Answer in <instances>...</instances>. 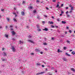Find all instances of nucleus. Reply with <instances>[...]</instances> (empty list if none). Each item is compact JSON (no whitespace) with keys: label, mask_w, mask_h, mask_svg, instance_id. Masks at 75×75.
<instances>
[{"label":"nucleus","mask_w":75,"mask_h":75,"mask_svg":"<svg viewBox=\"0 0 75 75\" xmlns=\"http://www.w3.org/2000/svg\"><path fill=\"white\" fill-rule=\"evenodd\" d=\"M52 38V40H54V38Z\"/></svg>","instance_id":"obj_59"},{"label":"nucleus","mask_w":75,"mask_h":75,"mask_svg":"<svg viewBox=\"0 0 75 75\" xmlns=\"http://www.w3.org/2000/svg\"><path fill=\"white\" fill-rule=\"evenodd\" d=\"M57 21H60V20H59V19H57Z\"/></svg>","instance_id":"obj_41"},{"label":"nucleus","mask_w":75,"mask_h":75,"mask_svg":"<svg viewBox=\"0 0 75 75\" xmlns=\"http://www.w3.org/2000/svg\"><path fill=\"white\" fill-rule=\"evenodd\" d=\"M71 70L73 72H75V70L74 68H72L71 69Z\"/></svg>","instance_id":"obj_10"},{"label":"nucleus","mask_w":75,"mask_h":75,"mask_svg":"<svg viewBox=\"0 0 75 75\" xmlns=\"http://www.w3.org/2000/svg\"><path fill=\"white\" fill-rule=\"evenodd\" d=\"M71 54H72V55H74V54H75V52L73 51L71 53Z\"/></svg>","instance_id":"obj_15"},{"label":"nucleus","mask_w":75,"mask_h":75,"mask_svg":"<svg viewBox=\"0 0 75 75\" xmlns=\"http://www.w3.org/2000/svg\"><path fill=\"white\" fill-rule=\"evenodd\" d=\"M1 11H4V9H1Z\"/></svg>","instance_id":"obj_48"},{"label":"nucleus","mask_w":75,"mask_h":75,"mask_svg":"<svg viewBox=\"0 0 75 75\" xmlns=\"http://www.w3.org/2000/svg\"><path fill=\"white\" fill-rule=\"evenodd\" d=\"M67 33V32L66 31L65 32V34H66Z\"/></svg>","instance_id":"obj_62"},{"label":"nucleus","mask_w":75,"mask_h":75,"mask_svg":"<svg viewBox=\"0 0 75 75\" xmlns=\"http://www.w3.org/2000/svg\"><path fill=\"white\" fill-rule=\"evenodd\" d=\"M44 72H42L40 73V74H44Z\"/></svg>","instance_id":"obj_28"},{"label":"nucleus","mask_w":75,"mask_h":75,"mask_svg":"<svg viewBox=\"0 0 75 75\" xmlns=\"http://www.w3.org/2000/svg\"><path fill=\"white\" fill-rule=\"evenodd\" d=\"M5 49V48H2V51H4Z\"/></svg>","instance_id":"obj_37"},{"label":"nucleus","mask_w":75,"mask_h":75,"mask_svg":"<svg viewBox=\"0 0 75 75\" xmlns=\"http://www.w3.org/2000/svg\"><path fill=\"white\" fill-rule=\"evenodd\" d=\"M4 55H6V53L5 52H4Z\"/></svg>","instance_id":"obj_43"},{"label":"nucleus","mask_w":75,"mask_h":75,"mask_svg":"<svg viewBox=\"0 0 75 75\" xmlns=\"http://www.w3.org/2000/svg\"><path fill=\"white\" fill-rule=\"evenodd\" d=\"M40 75V73H37L36 74V75Z\"/></svg>","instance_id":"obj_32"},{"label":"nucleus","mask_w":75,"mask_h":75,"mask_svg":"<svg viewBox=\"0 0 75 75\" xmlns=\"http://www.w3.org/2000/svg\"><path fill=\"white\" fill-rule=\"evenodd\" d=\"M43 44L45 45H47V44L46 42L43 43Z\"/></svg>","instance_id":"obj_21"},{"label":"nucleus","mask_w":75,"mask_h":75,"mask_svg":"<svg viewBox=\"0 0 75 75\" xmlns=\"http://www.w3.org/2000/svg\"><path fill=\"white\" fill-rule=\"evenodd\" d=\"M11 30H14L13 29V28H11Z\"/></svg>","instance_id":"obj_60"},{"label":"nucleus","mask_w":75,"mask_h":75,"mask_svg":"<svg viewBox=\"0 0 75 75\" xmlns=\"http://www.w3.org/2000/svg\"><path fill=\"white\" fill-rule=\"evenodd\" d=\"M57 7H59L58 8H61V7H59V4H57V5L56 6V8H57Z\"/></svg>","instance_id":"obj_9"},{"label":"nucleus","mask_w":75,"mask_h":75,"mask_svg":"<svg viewBox=\"0 0 75 75\" xmlns=\"http://www.w3.org/2000/svg\"><path fill=\"white\" fill-rule=\"evenodd\" d=\"M40 53L41 54H43V52H40Z\"/></svg>","instance_id":"obj_38"},{"label":"nucleus","mask_w":75,"mask_h":75,"mask_svg":"<svg viewBox=\"0 0 75 75\" xmlns=\"http://www.w3.org/2000/svg\"><path fill=\"white\" fill-rule=\"evenodd\" d=\"M56 28H58V26H55Z\"/></svg>","instance_id":"obj_55"},{"label":"nucleus","mask_w":75,"mask_h":75,"mask_svg":"<svg viewBox=\"0 0 75 75\" xmlns=\"http://www.w3.org/2000/svg\"><path fill=\"white\" fill-rule=\"evenodd\" d=\"M65 55H67V56H68V57H71V55L68 54L67 52L66 53V54Z\"/></svg>","instance_id":"obj_4"},{"label":"nucleus","mask_w":75,"mask_h":75,"mask_svg":"<svg viewBox=\"0 0 75 75\" xmlns=\"http://www.w3.org/2000/svg\"><path fill=\"white\" fill-rule=\"evenodd\" d=\"M61 11H62V10H61ZM61 14H64V11H61Z\"/></svg>","instance_id":"obj_27"},{"label":"nucleus","mask_w":75,"mask_h":75,"mask_svg":"<svg viewBox=\"0 0 75 75\" xmlns=\"http://www.w3.org/2000/svg\"><path fill=\"white\" fill-rule=\"evenodd\" d=\"M5 37H6V38H8V35H7V34H5Z\"/></svg>","instance_id":"obj_13"},{"label":"nucleus","mask_w":75,"mask_h":75,"mask_svg":"<svg viewBox=\"0 0 75 75\" xmlns=\"http://www.w3.org/2000/svg\"><path fill=\"white\" fill-rule=\"evenodd\" d=\"M6 19L7 20V21H9L10 20V18L8 17L6 18Z\"/></svg>","instance_id":"obj_16"},{"label":"nucleus","mask_w":75,"mask_h":75,"mask_svg":"<svg viewBox=\"0 0 75 75\" xmlns=\"http://www.w3.org/2000/svg\"><path fill=\"white\" fill-rule=\"evenodd\" d=\"M72 12V11H69L70 13H71Z\"/></svg>","instance_id":"obj_40"},{"label":"nucleus","mask_w":75,"mask_h":75,"mask_svg":"<svg viewBox=\"0 0 75 75\" xmlns=\"http://www.w3.org/2000/svg\"><path fill=\"white\" fill-rule=\"evenodd\" d=\"M62 24H66V23H67V22L64 21H62Z\"/></svg>","instance_id":"obj_11"},{"label":"nucleus","mask_w":75,"mask_h":75,"mask_svg":"<svg viewBox=\"0 0 75 75\" xmlns=\"http://www.w3.org/2000/svg\"><path fill=\"white\" fill-rule=\"evenodd\" d=\"M24 3H25V1H23V4H24Z\"/></svg>","instance_id":"obj_34"},{"label":"nucleus","mask_w":75,"mask_h":75,"mask_svg":"<svg viewBox=\"0 0 75 75\" xmlns=\"http://www.w3.org/2000/svg\"><path fill=\"white\" fill-rule=\"evenodd\" d=\"M67 43H68L69 44H70V42L68 40H67Z\"/></svg>","instance_id":"obj_23"},{"label":"nucleus","mask_w":75,"mask_h":75,"mask_svg":"<svg viewBox=\"0 0 75 75\" xmlns=\"http://www.w3.org/2000/svg\"><path fill=\"white\" fill-rule=\"evenodd\" d=\"M44 17H47V15H44Z\"/></svg>","instance_id":"obj_52"},{"label":"nucleus","mask_w":75,"mask_h":75,"mask_svg":"<svg viewBox=\"0 0 75 75\" xmlns=\"http://www.w3.org/2000/svg\"><path fill=\"white\" fill-rule=\"evenodd\" d=\"M42 30H43L45 31H48V28H45V29H43Z\"/></svg>","instance_id":"obj_2"},{"label":"nucleus","mask_w":75,"mask_h":75,"mask_svg":"<svg viewBox=\"0 0 75 75\" xmlns=\"http://www.w3.org/2000/svg\"><path fill=\"white\" fill-rule=\"evenodd\" d=\"M28 8H30V9H32L33 7L32 6H30V7H28Z\"/></svg>","instance_id":"obj_18"},{"label":"nucleus","mask_w":75,"mask_h":75,"mask_svg":"<svg viewBox=\"0 0 75 75\" xmlns=\"http://www.w3.org/2000/svg\"><path fill=\"white\" fill-rule=\"evenodd\" d=\"M28 37L29 38H31V36L30 35H29L28 36Z\"/></svg>","instance_id":"obj_47"},{"label":"nucleus","mask_w":75,"mask_h":75,"mask_svg":"<svg viewBox=\"0 0 75 75\" xmlns=\"http://www.w3.org/2000/svg\"><path fill=\"white\" fill-rule=\"evenodd\" d=\"M11 33H12V35H15V34H16V33H15L14 32V31H12Z\"/></svg>","instance_id":"obj_5"},{"label":"nucleus","mask_w":75,"mask_h":75,"mask_svg":"<svg viewBox=\"0 0 75 75\" xmlns=\"http://www.w3.org/2000/svg\"><path fill=\"white\" fill-rule=\"evenodd\" d=\"M11 49H12V51H13V52H15V51H16V49H15L14 47L12 46V48H11Z\"/></svg>","instance_id":"obj_1"},{"label":"nucleus","mask_w":75,"mask_h":75,"mask_svg":"<svg viewBox=\"0 0 75 75\" xmlns=\"http://www.w3.org/2000/svg\"><path fill=\"white\" fill-rule=\"evenodd\" d=\"M49 75H52V74H50V73H49Z\"/></svg>","instance_id":"obj_53"},{"label":"nucleus","mask_w":75,"mask_h":75,"mask_svg":"<svg viewBox=\"0 0 75 75\" xmlns=\"http://www.w3.org/2000/svg\"><path fill=\"white\" fill-rule=\"evenodd\" d=\"M21 40H20L19 41V42H20V44H21Z\"/></svg>","instance_id":"obj_35"},{"label":"nucleus","mask_w":75,"mask_h":75,"mask_svg":"<svg viewBox=\"0 0 75 75\" xmlns=\"http://www.w3.org/2000/svg\"><path fill=\"white\" fill-rule=\"evenodd\" d=\"M41 65V64L40 63H37L36 64V65Z\"/></svg>","instance_id":"obj_24"},{"label":"nucleus","mask_w":75,"mask_h":75,"mask_svg":"<svg viewBox=\"0 0 75 75\" xmlns=\"http://www.w3.org/2000/svg\"><path fill=\"white\" fill-rule=\"evenodd\" d=\"M52 1L54 2H56V0H52Z\"/></svg>","instance_id":"obj_25"},{"label":"nucleus","mask_w":75,"mask_h":75,"mask_svg":"<svg viewBox=\"0 0 75 75\" xmlns=\"http://www.w3.org/2000/svg\"><path fill=\"white\" fill-rule=\"evenodd\" d=\"M49 23H50V24H54V23L52 22L49 21Z\"/></svg>","instance_id":"obj_17"},{"label":"nucleus","mask_w":75,"mask_h":75,"mask_svg":"<svg viewBox=\"0 0 75 75\" xmlns=\"http://www.w3.org/2000/svg\"><path fill=\"white\" fill-rule=\"evenodd\" d=\"M69 33H72V31H71V30H69Z\"/></svg>","instance_id":"obj_33"},{"label":"nucleus","mask_w":75,"mask_h":75,"mask_svg":"<svg viewBox=\"0 0 75 75\" xmlns=\"http://www.w3.org/2000/svg\"><path fill=\"white\" fill-rule=\"evenodd\" d=\"M62 13H61L60 15V16H62Z\"/></svg>","instance_id":"obj_58"},{"label":"nucleus","mask_w":75,"mask_h":75,"mask_svg":"<svg viewBox=\"0 0 75 75\" xmlns=\"http://www.w3.org/2000/svg\"><path fill=\"white\" fill-rule=\"evenodd\" d=\"M63 6H64V4H62L61 5L62 7H63Z\"/></svg>","instance_id":"obj_54"},{"label":"nucleus","mask_w":75,"mask_h":75,"mask_svg":"<svg viewBox=\"0 0 75 75\" xmlns=\"http://www.w3.org/2000/svg\"><path fill=\"white\" fill-rule=\"evenodd\" d=\"M36 26L38 28H40V26H39V25H37Z\"/></svg>","instance_id":"obj_22"},{"label":"nucleus","mask_w":75,"mask_h":75,"mask_svg":"<svg viewBox=\"0 0 75 75\" xmlns=\"http://www.w3.org/2000/svg\"><path fill=\"white\" fill-rule=\"evenodd\" d=\"M68 11H67V12H66V14H68Z\"/></svg>","instance_id":"obj_64"},{"label":"nucleus","mask_w":75,"mask_h":75,"mask_svg":"<svg viewBox=\"0 0 75 75\" xmlns=\"http://www.w3.org/2000/svg\"><path fill=\"white\" fill-rule=\"evenodd\" d=\"M36 2H37V3H38V2H39V1L38 0H37L36 1Z\"/></svg>","instance_id":"obj_46"},{"label":"nucleus","mask_w":75,"mask_h":75,"mask_svg":"<svg viewBox=\"0 0 75 75\" xmlns=\"http://www.w3.org/2000/svg\"><path fill=\"white\" fill-rule=\"evenodd\" d=\"M38 31H41V29H38Z\"/></svg>","instance_id":"obj_36"},{"label":"nucleus","mask_w":75,"mask_h":75,"mask_svg":"<svg viewBox=\"0 0 75 75\" xmlns=\"http://www.w3.org/2000/svg\"><path fill=\"white\" fill-rule=\"evenodd\" d=\"M10 28H11V27H13V26H12V25H10V27H9Z\"/></svg>","instance_id":"obj_45"},{"label":"nucleus","mask_w":75,"mask_h":75,"mask_svg":"<svg viewBox=\"0 0 75 75\" xmlns=\"http://www.w3.org/2000/svg\"><path fill=\"white\" fill-rule=\"evenodd\" d=\"M51 27L52 28H55V26H54V25H51Z\"/></svg>","instance_id":"obj_30"},{"label":"nucleus","mask_w":75,"mask_h":75,"mask_svg":"<svg viewBox=\"0 0 75 75\" xmlns=\"http://www.w3.org/2000/svg\"><path fill=\"white\" fill-rule=\"evenodd\" d=\"M46 8L47 10H49V9L48 8H47V7Z\"/></svg>","instance_id":"obj_51"},{"label":"nucleus","mask_w":75,"mask_h":75,"mask_svg":"<svg viewBox=\"0 0 75 75\" xmlns=\"http://www.w3.org/2000/svg\"><path fill=\"white\" fill-rule=\"evenodd\" d=\"M6 60L4 59H2V61H5Z\"/></svg>","instance_id":"obj_50"},{"label":"nucleus","mask_w":75,"mask_h":75,"mask_svg":"<svg viewBox=\"0 0 75 75\" xmlns=\"http://www.w3.org/2000/svg\"><path fill=\"white\" fill-rule=\"evenodd\" d=\"M51 69H54V67H52L51 68Z\"/></svg>","instance_id":"obj_42"},{"label":"nucleus","mask_w":75,"mask_h":75,"mask_svg":"<svg viewBox=\"0 0 75 75\" xmlns=\"http://www.w3.org/2000/svg\"><path fill=\"white\" fill-rule=\"evenodd\" d=\"M66 29H69V27H68L67 26L66 28Z\"/></svg>","instance_id":"obj_39"},{"label":"nucleus","mask_w":75,"mask_h":75,"mask_svg":"<svg viewBox=\"0 0 75 75\" xmlns=\"http://www.w3.org/2000/svg\"><path fill=\"white\" fill-rule=\"evenodd\" d=\"M62 59H63V60L64 61H67V59L64 57H63V58H62Z\"/></svg>","instance_id":"obj_12"},{"label":"nucleus","mask_w":75,"mask_h":75,"mask_svg":"<svg viewBox=\"0 0 75 75\" xmlns=\"http://www.w3.org/2000/svg\"><path fill=\"white\" fill-rule=\"evenodd\" d=\"M28 42H31V43H34V42L33 41H32L31 40H28Z\"/></svg>","instance_id":"obj_3"},{"label":"nucleus","mask_w":75,"mask_h":75,"mask_svg":"<svg viewBox=\"0 0 75 75\" xmlns=\"http://www.w3.org/2000/svg\"><path fill=\"white\" fill-rule=\"evenodd\" d=\"M71 74V73L70 72H68V74Z\"/></svg>","instance_id":"obj_63"},{"label":"nucleus","mask_w":75,"mask_h":75,"mask_svg":"<svg viewBox=\"0 0 75 75\" xmlns=\"http://www.w3.org/2000/svg\"><path fill=\"white\" fill-rule=\"evenodd\" d=\"M21 14L22 16H24L25 14V13H24V12L23 11L21 12Z\"/></svg>","instance_id":"obj_8"},{"label":"nucleus","mask_w":75,"mask_h":75,"mask_svg":"<svg viewBox=\"0 0 75 75\" xmlns=\"http://www.w3.org/2000/svg\"><path fill=\"white\" fill-rule=\"evenodd\" d=\"M13 20L15 22H17V21L15 19V18H13Z\"/></svg>","instance_id":"obj_14"},{"label":"nucleus","mask_w":75,"mask_h":75,"mask_svg":"<svg viewBox=\"0 0 75 75\" xmlns=\"http://www.w3.org/2000/svg\"><path fill=\"white\" fill-rule=\"evenodd\" d=\"M69 51H70V52H71V51H72V50H70Z\"/></svg>","instance_id":"obj_57"},{"label":"nucleus","mask_w":75,"mask_h":75,"mask_svg":"<svg viewBox=\"0 0 75 75\" xmlns=\"http://www.w3.org/2000/svg\"><path fill=\"white\" fill-rule=\"evenodd\" d=\"M31 55H34V53H31Z\"/></svg>","instance_id":"obj_49"},{"label":"nucleus","mask_w":75,"mask_h":75,"mask_svg":"<svg viewBox=\"0 0 75 75\" xmlns=\"http://www.w3.org/2000/svg\"><path fill=\"white\" fill-rule=\"evenodd\" d=\"M13 14L15 15V17H17V15H16V13H13Z\"/></svg>","instance_id":"obj_20"},{"label":"nucleus","mask_w":75,"mask_h":75,"mask_svg":"<svg viewBox=\"0 0 75 75\" xmlns=\"http://www.w3.org/2000/svg\"><path fill=\"white\" fill-rule=\"evenodd\" d=\"M42 67H44V65H42Z\"/></svg>","instance_id":"obj_56"},{"label":"nucleus","mask_w":75,"mask_h":75,"mask_svg":"<svg viewBox=\"0 0 75 75\" xmlns=\"http://www.w3.org/2000/svg\"><path fill=\"white\" fill-rule=\"evenodd\" d=\"M71 7V10H74V7L73 6H72Z\"/></svg>","instance_id":"obj_19"},{"label":"nucleus","mask_w":75,"mask_h":75,"mask_svg":"<svg viewBox=\"0 0 75 75\" xmlns=\"http://www.w3.org/2000/svg\"><path fill=\"white\" fill-rule=\"evenodd\" d=\"M68 8H69L68 7H66V9H68Z\"/></svg>","instance_id":"obj_61"},{"label":"nucleus","mask_w":75,"mask_h":75,"mask_svg":"<svg viewBox=\"0 0 75 75\" xmlns=\"http://www.w3.org/2000/svg\"><path fill=\"white\" fill-rule=\"evenodd\" d=\"M33 13H36V11H35V10L33 11Z\"/></svg>","instance_id":"obj_26"},{"label":"nucleus","mask_w":75,"mask_h":75,"mask_svg":"<svg viewBox=\"0 0 75 75\" xmlns=\"http://www.w3.org/2000/svg\"><path fill=\"white\" fill-rule=\"evenodd\" d=\"M64 48L65 50H67V47H64Z\"/></svg>","instance_id":"obj_29"},{"label":"nucleus","mask_w":75,"mask_h":75,"mask_svg":"<svg viewBox=\"0 0 75 75\" xmlns=\"http://www.w3.org/2000/svg\"><path fill=\"white\" fill-rule=\"evenodd\" d=\"M62 50H60L59 49H58V52H62Z\"/></svg>","instance_id":"obj_7"},{"label":"nucleus","mask_w":75,"mask_h":75,"mask_svg":"<svg viewBox=\"0 0 75 75\" xmlns=\"http://www.w3.org/2000/svg\"><path fill=\"white\" fill-rule=\"evenodd\" d=\"M70 17V15H67V17Z\"/></svg>","instance_id":"obj_44"},{"label":"nucleus","mask_w":75,"mask_h":75,"mask_svg":"<svg viewBox=\"0 0 75 75\" xmlns=\"http://www.w3.org/2000/svg\"><path fill=\"white\" fill-rule=\"evenodd\" d=\"M69 7H71L72 6V5L71 4H70L69 5Z\"/></svg>","instance_id":"obj_31"},{"label":"nucleus","mask_w":75,"mask_h":75,"mask_svg":"<svg viewBox=\"0 0 75 75\" xmlns=\"http://www.w3.org/2000/svg\"><path fill=\"white\" fill-rule=\"evenodd\" d=\"M35 52H40V51L39 50L37 49L35 50Z\"/></svg>","instance_id":"obj_6"}]
</instances>
